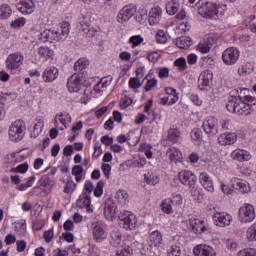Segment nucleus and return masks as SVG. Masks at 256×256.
I'll list each match as a JSON object with an SVG mask.
<instances>
[{"instance_id":"1","label":"nucleus","mask_w":256,"mask_h":256,"mask_svg":"<svg viewBox=\"0 0 256 256\" xmlns=\"http://www.w3.org/2000/svg\"><path fill=\"white\" fill-rule=\"evenodd\" d=\"M25 122L16 120L9 128L8 134L11 141L19 143L25 137Z\"/></svg>"},{"instance_id":"2","label":"nucleus","mask_w":256,"mask_h":256,"mask_svg":"<svg viewBox=\"0 0 256 256\" xmlns=\"http://www.w3.org/2000/svg\"><path fill=\"white\" fill-rule=\"evenodd\" d=\"M198 13L205 19H219V6L213 2H206L198 8Z\"/></svg>"},{"instance_id":"3","label":"nucleus","mask_w":256,"mask_h":256,"mask_svg":"<svg viewBox=\"0 0 256 256\" xmlns=\"http://www.w3.org/2000/svg\"><path fill=\"white\" fill-rule=\"evenodd\" d=\"M238 219L240 223H253L255 220V207L251 204H244L239 208Z\"/></svg>"},{"instance_id":"4","label":"nucleus","mask_w":256,"mask_h":256,"mask_svg":"<svg viewBox=\"0 0 256 256\" xmlns=\"http://www.w3.org/2000/svg\"><path fill=\"white\" fill-rule=\"evenodd\" d=\"M120 225H123L124 229H135L137 225V217L130 211L124 210L119 214Z\"/></svg>"},{"instance_id":"5","label":"nucleus","mask_w":256,"mask_h":256,"mask_svg":"<svg viewBox=\"0 0 256 256\" xmlns=\"http://www.w3.org/2000/svg\"><path fill=\"white\" fill-rule=\"evenodd\" d=\"M241 53L235 47L226 49L222 54V61L225 65H235L236 61H239Z\"/></svg>"},{"instance_id":"6","label":"nucleus","mask_w":256,"mask_h":256,"mask_svg":"<svg viewBox=\"0 0 256 256\" xmlns=\"http://www.w3.org/2000/svg\"><path fill=\"white\" fill-rule=\"evenodd\" d=\"M71 25L69 22L65 21L59 24L56 30H52L53 41H65L69 37V29Z\"/></svg>"},{"instance_id":"7","label":"nucleus","mask_w":256,"mask_h":256,"mask_svg":"<svg viewBox=\"0 0 256 256\" xmlns=\"http://www.w3.org/2000/svg\"><path fill=\"white\" fill-rule=\"evenodd\" d=\"M93 238L97 243H102L107 239V225L103 222H96L93 227Z\"/></svg>"},{"instance_id":"8","label":"nucleus","mask_w":256,"mask_h":256,"mask_svg":"<svg viewBox=\"0 0 256 256\" xmlns=\"http://www.w3.org/2000/svg\"><path fill=\"white\" fill-rule=\"evenodd\" d=\"M204 132L210 137H215L217 133H219V129L217 126V119L215 117L209 116L206 118L202 125Z\"/></svg>"},{"instance_id":"9","label":"nucleus","mask_w":256,"mask_h":256,"mask_svg":"<svg viewBox=\"0 0 256 256\" xmlns=\"http://www.w3.org/2000/svg\"><path fill=\"white\" fill-rule=\"evenodd\" d=\"M135 13H137V8L134 5L124 6L117 15L118 23H126Z\"/></svg>"},{"instance_id":"10","label":"nucleus","mask_w":256,"mask_h":256,"mask_svg":"<svg viewBox=\"0 0 256 256\" xmlns=\"http://www.w3.org/2000/svg\"><path fill=\"white\" fill-rule=\"evenodd\" d=\"M213 220L218 227H229L233 221V216L225 212H216L213 215Z\"/></svg>"},{"instance_id":"11","label":"nucleus","mask_w":256,"mask_h":256,"mask_svg":"<svg viewBox=\"0 0 256 256\" xmlns=\"http://www.w3.org/2000/svg\"><path fill=\"white\" fill-rule=\"evenodd\" d=\"M178 177L181 184L188 187H194L195 183H197V176L189 170L179 172Z\"/></svg>"},{"instance_id":"12","label":"nucleus","mask_w":256,"mask_h":256,"mask_svg":"<svg viewBox=\"0 0 256 256\" xmlns=\"http://www.w3.org/2000/svg\"><path fill=\"white\" fill-rule=\"evenodd\" d=\"M22 63L23 55H21V53L10 54L6 59V67L10 71H15V69H19Z\"/></svg>"},{"instance_id":"13","label":"nucleus","mask_w":256,"mask_h":256,"mask_svg":"<svg viewBox=\"0 0 256 256\" xmlns=\"http://www.w3.org/2000/svg\"><path fill=\"white\" fill-rule=\"evenodd\" d=\"M211 79H213V75L209 71L202 72L198 79V89L200 91H209L211 89Z\"/></svg>"},{"instance_id":"14","label":"nucleus","mask_w":256,"mask_h":256,"mask_svg":"<svg viewBox=\"0 0 256 256\" xmlns=\"http://www.w3.org/2000/svg\"><path fill=\"white\" fill-rule=\"evenodd\" d=\"M68 91L70 93H79L83 87V83L81 82V77L79 74H73L67 82Z\"/></svg>"},{"instance_id":"15","label":"nucleus","mask_w":256,"mask_h":256,"mask_svg":"<svg viewBox=\"0 0 256 256\" xmlns=\"http://www.w3.org/2000/svg\"><path fill=\"white\" fill-rule=\"evenodd\" d=\"M195 256H217L213 247L207 244H199L193 249Z\"/></svg>"},{"instance_id":"16","label":"nucleus","mask_w":256,"mask_h":256,"mask_svg":"<svg viewBox=\"0 0 256 256\" xmlns=\"http://www.w3.org/2000/svg\"><path fill=\"white\" fill-rule=\"evenodd\" d=\"M230 157L233 161H239V163H243V161H251V153L243 149L233 150Z\"/></svg>"},{"instance_id":"17","label":"nucleus","mask_w":256,"mask_h":256,"mask_svg":"<svg viewBox=\"0 0 256 256\" xmlns=\"http://www.w3.org/2000/svg\"><path fill=\"white\" fill-rule=\"evenodd\" d=\"M204 224H205L204 220H199L197 218H191L188 220V228L190 229V231H192V233H195L196 235L197 233H199V230L202 233H205V231H207V227L201 226Z\"/></svg>"},{"instance_id":"18","label":"nucleus","mask_w":256,"mask_h":256,"mask_svg":"<svg viewBox=\"0 0 256 256\" xmlns=\"http://www.w3.org/2000/svg\"><path fill=\"white\" fill-rule=\"evenodd\" d=\"M58 77L59 70L53 66L46 68L42 74L44 83H53Z\"/></svg>"},{"instance_id":"19","label":"nucleus","mask_w":256,"mask_h":256,"mask_svg":"<svg viewBox=\"0 0 256 256\" xmlns=\"http://www.w3.org/2000/svg\"><path fill=\"white\" fill-rule=\"evenodd\" d=\"M237 142V134L235 133H223L218 137L219 145L226 146V145H233Z\"/></svg>"},{"instance_id":"20","label":"nucleus","mask_w":256,"mask_h":256,"mask_svg":"<svg viewBox=\"0 0 256 256\" xmlns=\"http://www.w3.org/2000/svg\"><path fill=\"white\" fill-rule=\"evenodd\" d=\"M199 181L201 185L208 191L209 193H213L215 191V187L213 186V180L209 177V174L206 172H201L199 175Z\"/></svg>"},{"instance_id":"21","label":"nucleus","mask_w":256,"mask_h":256,"mask_svg":"<svg viewBox=\"0 0 256 256\" xmlns=\"http://www.w3.org/2000/svg\"><path fill=\"white\" fill-rule=\"evenodd\" d=\"M161 15H163V10L161 9V7L156 6V7L152 8L148 15L149 25H155V24L159 23V21L161 19Z\"/></svg>"},{"instance_id":"22","label":"nucleus","mask_w":256,"mask_h":256,"mask_svg":"<svg viewBox=\"0 0 256 256\" xmlns=\"http://www.w3.org/2000/svg\"><path fill=\"white\" fill-rule=\"evenodd\" d=\"M236 101V115H245L247 111H251L249 105L247 102H245V99L241 96H237L234 98Z\"/></svg>"},{"instance_id":"23","label":"nucleus","mask_w":256,"mask_h":256,"mask_svg":"<svg viewBox=\"0 0 256 256\" xmlns=\"http://www.w3.org/2000/svg\"><path fill=\"white\" fill-rule=\"evenodd\" d=\"M149 247H159L161 243H163V235L159 232V230L153 231L149 235Z\"/></svg>"},{"instance_id":"24","label":"nucleus","mask_w":256,"mask_h":256,"mask_svg":"<svg viewBox=\"0 0 256 256\" xmlns=\"http://www.w3.org/2000/svg\"><path fill=\"white\" fill-rule=\"evenodd\" d=\"M76 207L79 209H86L87 213H92L93 208H91V197L83 196L79 198L76 202Z\"/></svg>"},{"instance_id":"25","label":"nucleus","mask_w":256,"mask_h":256,"mask_svg":"<svg viewBox=\"0 0 256 256\" xmlns=\"http://www.w3.org/2000/svg\"><path fill=\"white\" fill-rule=\"evenodd\" d=\"M166 156L170 161L177 163V161H181L183 154L180 152L178 148L171 147L166 151Z\"/></svg>"},{"instance_id":"26","label":"nucleus","mask_w":256,"mask_h":256,"mask_svg":"<svg viewBox=\"0 0 256 256\" xmlns=\"http://www.w3.org/2000/svg\"><path fill=\"white\" fill-rule=\"evenodd\" d=\"M17 9L23 15H31V13L35 11V3H33L31 0H28V2L22 3V5L18 4Z\"/></svg>"},{"instance_id":"27","label":"nucleus","mask_w":256,"mask_h":256,"mask_svg":"<svg viewBox=\"0 0 256 256\" xmlns=\"http://www.w3.org/2000/svg\"><path fill=\"white\" fill-rule=\"evenodd\" d=\"M233 187L234 189H237V191H240V193H249V191H251V186H249V183L241 179H235Z\"/></svg>"},{"instance_id":"28","label":"nucleus","mask_w":256,"mask_h":256,"mask_svg":"<svg viewBox=\"0 0 256 256\" xmlns=\"http://www.w3.org/2000/svg\"><path fill=\"white\" fill-rule=\"evenodd\" d=\"M104 215L106 219H113L117 215V205L113 202H107L104 207Z\"/></svg>"},{"instance_id":"29","label":"nucleus","mask_w":256,"mask_h":256,"mask_svg":"<svg viewBox=\"0 0 256 256\" xmlns=\"http://www.w3.org/2000/svg\"><path fill=\"white\" fill-rule=\"evenodd\" d=\"M55 121H56V127L59 125V122L64 126L60 127V130L63 131V129H67V121H69V123H71V115H69V113H63L61 112L60 114L55 116Z\"/></svg>"},{"instance_id":"30","label":"nucleus","mask_w":256,"mask_h":256,"mask_svg":"<svg viewBox=\"0 0 256 256\" xmlns=\"http://www.w3.org/2000/svg\"><path fill=\"white\" fill-rule=\"evenodd\" d=\"M167 141L171 143H179L181 141V132L177 128H170L167 134Z\"/></svg>"},{"instance_id":"31","label":"nucleus","mask_w":256,"mask_h":256,"mask_svg":"<svg viewBox=\"0 0 256 256\" xmlns=\"http://www.w3.org/2000/svg\"><path fill=\"white\" fill-rule=\"evenodd\" d=\"M116 201L122 206L129 203V194L125 190H118L115 195Z\"/></svg>"},{"instance_id":"32","label":"nucleus","mask_w":256,"mask_h":256,"mask_svg":"<svg viewBox=\"0 0 256 256\" xmlns=\"http://www.w3.org/2000/svg\"><path fill=\"white\" fill-rule=\"evenodd\" d=\"M38 55H40L42 59H53L55 52L47 46H41L38 49Z\"/></svg>"},{"instance_id":"33","label":"nucleus","mask_w":256,"mask_h":256,"mask_svg":"<svg viewBox=\"0 0 256 256\" xmlns=\"http://www.w3.org/2000/svg\"><path fill=\"white\" fill-rule=\"evenodd\" d=\"M179 7H180L179 1L170 0L166 4V13H168V15H175V13L179 11Z\"/></svg>"},{"instance_id":"34","label":"nucleus","mask_w":256,"mask_h":256,"mask_svg":"<svg viewBox=\"0 0 256 256\" xmlns=\"http://www.w3.org/2000/svg\"><path fill=\"white\" fill-rule=\"evenodd\" d=\"M176 45L179 49H188L191 47V37L189 36H181L176 39Z\"/></svg>"},{"instance_id":"35","label":"nucleus","mask_w":256,"mask_h":256,"mask_svg":"<svg viewBox=\"0 0 256 256\" xmlns=\"http://www.w3.org/2000/svg\"><path fill=\"white\" fill-rule=\"evenodd\" d=\"M173 201L171 199H165L161 202V209L163 213H166V215H171L173 213Z\"/></svg>"},{"instance_id":"36","label":"nucleus","mask_w":256,"mask_h":256,"mask_svg":"<svg viewBox=\"0 0 256 256\" xmlns=\"http://www.w3.org/2000/svg\"><path fill=\"white\" fill-rule=\"evenodd\" d=\"M11 13H13V10L9 4L0 5V19H7V17H11Z\"/></svg>"},{"instance_id":"37","label":"nucleus","mask_w":256,"mask_h":256,"mask_svg":"<svg viewBox=\"0 0 256 256\" xmlns=\"http://www.w3.org/2000/svg\"><path fill=\"white\" fill-rule=\"evenodd\" d=\"M39 41L47 43V41H53V30H44L38 34Z\"/></svg>"},{"instance_id":"38","label":"nucleus","mask_w":256,"mask_h":256,"mask_svg":"<svg viewBox=\"0 0 256 256\" xmlns=\"http://www.w3.org/2000/svg\"><path fill=\"white\" fill-rule=\"evenodd\" d=\"M87 65H89V60L81 58L75 62L74 71H76V73H79L83 71V69H87Z\"/></svg>"},{"instance_id":"39","label":"nucleus","mask_w":256,"mask_h":256,"mask_svg":"<svg viewBox=\"0 0 256 256\" xmlns=\"http://www.w3.org/2000/svg\"><path fill=\"white\" fill-rule=\"evenodd\" d=\"M254 70L253 64L246 63L241 66V68L238 69V74L242 76L251 75V72Z\"/></svg>"},{"instance_id":"40","label":"nucleus","mask_w":256,"mask_h":256,"mask_svg":"<svg viewBox=\"0 0 256 256\" xmlns=\"http://www.w3.org/2000/svg\"><path fill=\"white\" fill-rule=\"evenodd\" d=\"M144 179L148 185H157L159 183V176L151 172L145 174Z\"/></svg>"},{"instance_id":"41","label":"nucleus","mask_w":256,"mask_h":256,"mask_svg":"<svg viewBox=\"0 0 256 256\" xmlns=\"http://www.w3.org/2000/svg\"><path fill=\"white\" fill-rule=\"evenodd\" d=\"M39 187H45L46 189H51V187H53L54 183L53 180H51V178H49V176H42L39 179Z\"/></svg>"},{"instance_id":"42","label":"nucleus","mask_w":256,"mask_h":256,"mask_svg":"<svg viewBox=\"0 0 256 256\" xmlns=\"http://www.w3.org/2000/svg\"><path fill=\"white\" fill-rule=\"evenodd\" d=\"M41 131H43V121L39 120L33 128V131L31 132V137H33V139H37V137H39V134L41 133Z\"/></svg>"},{"instance_id":"43","label":"nucleus","mask_w":256,"mask_h":256,"mask_svg":"<svg viewBox=\"0 0 256 256\" xmlns=\"http://www.w3.org/2000/svg\"><path fill=\"white\" fill-rule=\"evenodd\" d=\"M177 101H179V97L178 96H172L170 98V101H169V97H162L159 99L158 103L160 105H174V103H177Z\"/></svg>"},{"instance_id":"44","label":"nucleus","mask_w":256,"mask_h":256,"mask_svg":"<svg viewBox=\"0 0 256 256\" xmlns=\"http://www.w3.org/2000/svg\"><path fill=\"white\" fill-rule=\"evenodd\" d=\"M246 237L248 241H256V223L247 229Z\"/></svg>"},{"instance_id":"45","label":"nucleus","mask_w":256,"mask_h":256,"mask_svg":"<svg viewBox=\"0 0 256 256\" xmlns=\"http://www.w3.org/2000/svg\"><path fill=\"white\" fill-rule=\"evenodd\" d=\"M110 244L112 247H119V245H121V234L117 232L112 233Z\"/></svg>"},{"instance_id":"46","label":"nucleus","mask_w":256,"mask_h":256,"mask_svg":"<svg viewBox=\"0 0 256 256\" xmlns=\"http://www.w3.org/2000/svg\"><path fill=\"white\" fill-rule=\"evenodd\" d=\"M26 23L25 18L20 17L14 21L11 22L10 26L12 29H21V27H24Z\"/></svg>"},{"instance_id":"47","label":"nucleus","mask_w":256,"mask_h":256,"mask_svg":"<svg viewBox=\"0 0 256 256\" xmlns=\"http://www.w3.org/2000/svg\"><path fill=\"white\" fill-rule=\"evenodd\" d=\"M237 108V101L235 100V97H232L227 103H226V109L229 111V113H236Z\"/></svg>"},{"instance_id":"48","label":"nucleus","mask_w":256,"mask_h":256,"mask_svg":"<svg viewBox=\"0 0 256 256\" xmlns=\"http://www.w3.org/2000/svg\"><path fill=\"white\" fill-rule=\"evenodd\" d=\"M103 187H105V182L102 180L98 181L97 186L94 189L95 197H101L103 195Z\"/></svg>"},{"instance_id":"49","label":"nucleus","mask_w":256,"mask_h":256,"mask_svg":"<svg viewBox=\"0 0 256 256\" xmlns=\"http://www.w3.org/2000/svg\"><path fill=\"white\" fill-rule=\"evenodd\" d=\"M174 65L178 67L180 71H185V69H187V60H185V58H179L175 60Z\"/></svg>"},{"instance_id":"50","label":"nucleus","mask_w":256,"mask_h":256,"mask_svg":"<svg viewBox=\"0 0 256 256\" xmlns=\"http://www.w3.org/2000/svg\"><path fill=\"white\" fill-rule=\"evenodd\" d=\"M191 139H193V141H201L202 139V132L201 129L199 128H194L191 131Z\"/></svg>"},{"instance_id":"51","label":"nucleus","mask_w":256,"mask_h":256,"mask_svg":"<svg viewBox=\"0 0 256 256\" xmlns=\"http://www.w3.org/2000/svg\"><path fill=\"white\" fill-rule=\"evenodd\" d=\"M156 41L157 43H167V35H165V32L163 30H159L156 34Z\"/></svg>"},{"instance_id":"52","label":"nucleus","mask_w":256,"mask_h":256,"mask_svg":"<svg viewBox=\"0 0 256 256\" xmlns=\"http://www.w3.org/2000/svg\"><path fill=\"white\" fill-rule=\"evenodd\" d=\"M143 83H141L140 78H131L129 81V87L131 89H139Z\"/></svg>"},{"instance_id":"53","label":"nucleus","mask_w":256,"mask_h":256,"mask_svg":"<svg viewBox=\"0 0 256 256\" xmlns=\"http://www.w3.org/2000/svg\"><path fill=\"white\" fill-rule=\"evenodd\" d=\"M28 169H29V164L23 163L18 165L16 168H13L12 171L14 173H27Z\"/></svg>"},{"instance_id":"54","label":"nucleus","mask_w":256,"mask_h":256,"mask_svg":"<svg viewBox=\"0 0 256 256\" xmlns=\"http://www.w3.org/2000/svg\"><path fill=\"white\" fill-rule=\"evenodd\" d=\"M238 256H256V250L253 248H246L244 250H240Z\"/></svg>"},{"instance_id":"55","label":"nucleus","mask_w":256,"mask_h":256,"mask_svg":"<svg viewBox=\"0 0 256 256\" xmlns=\"http://www.w3.org/2000/svg\"><path fill=\"white\" fill-rule=\"evenodd\" d=\"M168 253L171 256H181V247L177 246V245H172L169 249H168Z\"/></svg>"},{"instance_id":"56","label":"nucleus","mask_w":256,"mask_h":256,"mask_svg":"<svg viewBox=\"0 0 256 256\" xmlns=\"http://www.w3.org/2000/svg\"><path fill=\"white\" fill-rule=\"evenodd\" d=\"M147 59L151 61V63H157V61L161 59V54H159V52H150L147 55Z\"/></svg>"},{"instance_id":"57","label":"nucleus","mask_w":256,"mask_h":256,"mask_svg":"<svg viewBox=\"0 0 256 256\" xmlns=\"http://www.w3.org/2000/svg\"><path fill=\"white\" fill-rule=\"evenodd\" d=\"M77 184L73 182V180H70L66 183L64 187V193H73V190L76 189Z\"/></svg>"},{"instance_id":"58","label":"nucleus","mask_w":256,"mask_h":256,"mask_svg":"<svg viewBox=\"0 0 256 256\" xmlns=\"http://www.w3.org/2000/svg\"><path fill=\"white\" fill-rule=\"evenodd\" d=\"M244 99V102L246 105H249L250 109L253 107V105H256V98L251 95H246L242 97Z\"/></svg>"},{"instance_id":"59","label":"nucleus","mask_w":256,"mask_h":256,"mask_svg":"<svg viewBox=\"0 0 256 256\" xmlns=\"http://www.w3.org/2000/svg\"><path fill=\"white\" fill-rule=\"evenodd\" d=\"M101 169L107 179L111 177V165L107 163H103Z\"/></svg>"},{"instance_id":"60","label":"nucleus","mask_w":256,"mask_h":256,"mask_svg":"<svg viewBox=\"0 0 256 256\" xmlns=\"http://www.w3.org/2000/svg\"><path fill=\"white\" fill-rule=\"evenodd\" d=\"M154 87H157V79H150L147 81L144 89L145 91L149 92L151 89H154Z\"/></svg>"},{"instance_id":"61","label":"nucleus","mask_w":256,"mask_h":256,"mask_svg":"<svg viewBox=\"0 0 256 256\" xmlns=\"http://www.w3.org/2000/svg\"><path fill=\"white\" fill-rule=\"evenodd\" d=\"M16 247L18 253H23V251H25V249L27 248V242H25L24 240H17Z\"/></svg>"},{"instance_id":"62","label":"nucleus","mask_w":256,"mask_h":256,"mask_svg":"<svg viewBox=\"0 0 256 256\" xmlns=\"http://www.w3.org/2000/svg\"><path fill=\"white\" fill-rule=\"evenodd\" d=\"M54 235H55V232L53 231V229L45 231L44 239H45L46 243H51V241H53Z\"/></svg>"},{"instance_id":"63","label":"nucleus","mask_w":256,"mask_h":256,"mask_svg":"<svg viewBox=\"0 0 256 256\" xmlns=\"http://www.w3.org/2000/svg\"><path fill=\"white\" fill-rule=\"evenodd\" d=\"M198 51H200V53H209V51H211V48L208 46L207 43H200L198 45Z\"/></svg>"},{"instance_id":"64","label":"nucleus","mask_w":256,"mask_h":256,"mask_svg":"<svg viewBox=\"0 0 256 256\" xmlns=\"http://www.w3.org/2000/svg\"><path fill=\"white\" fill-rule=\"evenodd\" d=\"M131 248L128 246V247H125L121 250H118L117 251V255L119 256H131Z\"/></svg>"}]
</instances>
